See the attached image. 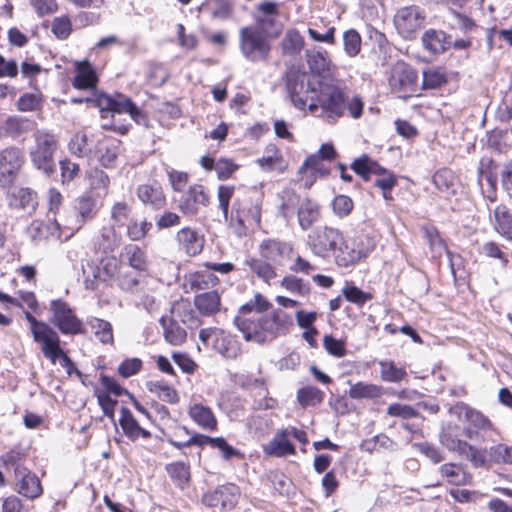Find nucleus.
<instances>
[{
    "mask_svg": "<svg viewBox=\"0 0 512 512\" xmlns=\"http://www.w3.org/2000/svg\"><path fill=\"white\" fill-rule=\"evenodd\" d=\"M272 303L257 292L242 304L233 318V324L248 342L263 345L289 332L293 325L291 316L281 308L272 309Z\"/></svg>",
    "mask_w": 512,
    "mask_h": 512,
    "instance_id": "nucleus-1",
    "label": "nucleus"
},
{
    "mask_svg": "<svg viewBox=\"0 0 512 512\" xmlns=\"http://www.w3.org/2000/svg\"><path fill=\"white\" fill-rule=\"evenodd\" d=\"M94 106L99 108L101 118H107L109 115L112 120L108 124H103L105 130H112L120 135H126L131 129V124H117L114 115L128 114L137 124L146 128L150 127V122L146 111L138 106L131 97L121 93L112 94L96 91L94 94Z\"/></svg>",
    "mask_w": 512,
    "mask_h": 512,
    "instance_id": "nucleus-2",
    "label": "nucleus"
},
{
    "mask_svg": "<svg viewBox=\"0 0 512 512\" xmlns=\"http://www.w3.org/2000/svg\"><path fill=\"white\" fill-rule=\"evenodd\" d=\"M307 91L312 94L307 106L312 113L321 109V116L336 122L346 111V93L332 79L308 80Z\"/></svg>",
    "mask_w": 512,
    "mask_h": 512,
    "instance_id": "nucleus-3",
    "label": "nucleus"
},
{
    "mask_svg": "<svg viewBox=\"0 0 512 512\" xmlns=\"http://www.w3.org/2000/svg\"><path fill=\"white\" fill-rule=\"evenodd\" d=\"M48 324L64 336H75L86 334V326L70 304L62 298L53 299L49 304Z\"/></svg>",
    "mask_w": 512,
    "mask_h": 512,
    "instance_id": "nucleus-4",
    "label": "nucleus"
},
{
    "mask_svg": "<svg viewBox=\"0 0 512 512\" xmlns=\"http://www.w3.org/2000/svg\"><path fill=\"white\" fill-rule=\"evenodd\" d=\"M239 48L243 57L250 62H264L268 59L271 44L264 28L245 26L240 29Z\"/></svg>",
    "mask_w": 512,
    "mask_h": 512,
    "instance_id": "nucleus-5",
    "label": "nucleus"
},
{
    "mask_svg": "<svg viewBox=\"0 0 512 512\" xmlns=\"http://www.w3.org/2000/svg\"><path fill=\"white\" fill-rule=\"evenodd\" d=\"M376 243L375 236L363 231L348 239L343 237L342 250L337 254V265L344 268L354 266L369 256Z\"/></svg>",
    "mask_w": 512,
    "mask_h": 512,
    "instance_id": "nucleus-6",
    "label": "nucleus"
},
{
    "mask_svg": "<svg viewBox=\"0 0 512 512\" xmlns=\"http://www.w3.org/2000/svg\"><path fill=\"white\" fill-rule=\"evenodd\" d=\"M36 147L30 152V157L36 169L46 176L56 172L54 153L57 148V140L53 134L37 131L35 134Z\"/></svg>",
    "mask_w": 512,
    "mask_h": 512,
    "instance_id": "nucleus-7",
    "label": "nucleus"
},
{
    "mask_svg": "<svg viewBox=\"0 0 512 512\" xmlns=\"http://www.w3.org/2000/svg\"><path fill=\"white\" fill-rule=\"evenodd\" d=\"M287 98L292 105L298 110H305L307 107V91L308 80L316 81L317 79L311 78L307 73L295 65L287 67L282 77Z\"/></svg>",
    "mask_w": 512,
    "mask_h": 512,
    "instance_id": "nucleus-8",
    "label": "nucleus"
},
{
    "mask_svg": "<svg viewBox=\"0 0 512 512\" xmlns=\"http://www.w3.org/2000/svg\"><path fill=\"white\" fill-rule=\"evenodd\" d=\"M426 14L417 5L404 6L397 10L394 25L398 34L405 40L416 38L417 32L424 26Z\"/></svg>",
    "mask_w": 512,
    "mask_h": 512,
    "instance_id": "nucleus-9",
    "label": "nucleus"
},
{
    "mask_svg": "<svg viewBox=\"0 0 512 512\" xmlns=\"http://www.w3.org/2000/svg\"><path fill=\"white\" fill-rule=\"evenodd\" d=\"M343 234L331 227H323L315 232L312 238L313 253L321 258L333 256L337 263V254L342 250Z\"/></svg>",
    "mask_w": 512,
    "mask_h": 512,
    "instance_id": "nucleus-10",
    "label": "nucleus"
},
{
    "mask_svg": "<svg viewBox=\"0 0 512 512\" xmlns=\"http://www.w3.org/2000/svg\"><path fill=\"white\" fill-rule=\"evenodd\" d=\"M25 162L23 151L10 146L0 151V187H11L17 178V175Z\"/></svg>",
    "mask_w": 512,
    "mask_h": 512,
    "instance_id": "nucleus-11",
    "label": "nucleus"
},
{
    "mask_svg": "<svg viewBox=\"0 0 512 512\" xmlns=\"http://www.w3.org/2000/svg\"><path fill=\"white\" fill-rule=\"evenodd\" d=\"M388 81L394 92L414 93L418 88V72L404 61H397L391 68Z\"/></svg>",
    "mask_w": 512,
    "mask_h": 512,
    "instance_id": "nucleus-12",
    "label": "nucleus"
},
{
    "mask_svg": "<svg viewBox=\"0 0 512 512\" xmlns=\"http://www.w3.org/2000/svg\"><path fill=\"white\" fill-rule=\"evenodd\" d=\"M239 497V487L233 483L218 485L213 491H208L202 496V503L208 507L220 505L224 510L233 509Z\"/></svg>",
    "mask_w": 512,
    "mask_h": 512,
    "instance_id": "nucleus-13",
    "label": "nucleus"
},
{
    "mask_svg": "<svg viewBox=\"0 0 512 512\" xmlns=\"http://www.w3.org/2000/svg\"><path fill=\"white\" fill-rule=\"evenodd\" d=\"M498 165L493 159H482L477 170V181L484 197L495 202L497 199Z\"/></svg>",
    "mask_w": 512,
    "mask_h": 512,
    "instance_id": "nucleus-14",
    "label": "nucleus"
},
{
    "mask_svg": "<svg viewBox=\"0 0 512 512\" xmlns=\"http://www.w3.org/2000/svg\"><path fill=\"white\" fill-rule=\"evenodd\" d=\"M30 324L34 342L40 345L42 354H46L52 344H58V332L45 321L36 319L30 312H25Z\"/></svg>",
    "mask_w": 512,
    "mask_h": 512,
    "instance_id": "nucleus-15",
    "label": "nucleus"
},
{
    "mask_svg": "<svg viewBox=\"0 0 512 512\" xmlns=\"http://www.w3.org/2000/svg\"><path fill=\"white\" fill-rule=\"evenodd\" d=\"M92 278L87 276L84 280L85 288L88 290H96L99 282L108 283L111 281L117 270L118 260L114 256H106L101 258L98 265H91Z\"/></svg>",
    "mask_w": 512,
    "mask_h": 512,
    "instance_id": "nucleus-16",
    "label": "nucleus"
},
{
    "mask_svg": "<svg viewBox=\"0 0 512 512\" xmlns=\"http://www.w3.org/2000/svg\"><path fill=\"white\" fill-rule=\"evenodd\" d=\"M209 203V195L206 193L204 186L192 185L181 196L179 200V209L185 215H195L201 206H207Z\"/></svg>",
    "mask_w": 512,
    "mask_h": 512,
    "instance_id": "nucleus-17",
    "label": "nucleus"
},
{
    "mask_svg": "<svg viewBox=\"0 0 512 512\" xmlns=\"http://www.w3.org/2000/svg\"><path fill=\"white\" fill-rule=\"evenodd\" d=\"M15 478L17 479L18 493L28 499L39 497L42 492V485L37 475L28 468H16Z\"/></svg>",
    "mask_w": 512,
    "mask_h": 512,
    "instance_id": "nucleus-18",
    "label": "nucleus"
},
{
    "mask_svg": "<svg viewBox=\"0 0 512 512\" xmlns=\"http://www.w3.org/2000/svg\"><path fill=\"white\" fill-rule=\"evenodd\" d=\"M263 452L266 456L282 458L288 455H295V445L289 440V430L281 429L275 433L273 438L263 445Z\"/></svg>",
    "mask_w": 512,
    "mask_h": 512,
    "instance_id": "nucleus-19",
    "label": "nucleus"
},
{
    "mask_svg": "<svg viewBox=\"0 0 512 512\" xmlns=\"http://www.w3.org/2000/svg\"><path fill=\"white\" fill-rule=\"evenodd\" d=\"M422 46L430 55L444 53L451 46V36L442 30L428 29L421 37Z\"/></svg>",
    "mask_w": 512,
    "mask_h": 512,
    "instance_id": "nucleus-20",
    "label": "nucleus"
},
{
    "mask_svg": "<svg viewBox=\"0 0 512 512\" xmlns=\"http://www.w3.org/2000/svg\"><path fill=\"white\" fill-rule=\"evenodd\" d=\"M98 77L93 65L88 60L75 62V75L72 86L78 90H92L96 87Z\"/></svg>",
    "mask_w": 512,
    "mask_h": 512,
    "instance_id": "nucleus-21",
    "label": "nucleus"
},
{
    "mask_svg": "<svg viewBox=\"0 0 512 512\" xmlns=\"http://www.w3.org/2000/svg\"><path fill=\"white\" fill-rule=\"evenodd\" d=\"M259 252L263 259L269 263L278 264L292 252V247L286 242L275 239L263 240L259 246Z\"/></svg>",
    "mask_w": 512,
    "mask_h": 512,
    "instance_id": "nucleus-22",
    "label": "nucleus"
},
{
    "mask_svg": "<svg viewBox=\"0 0 512 512\" xmlns=\"http://www.w3.org/2000/svg\"><path fill=\"white\" fill-rule=\"evenodd\" d=\"M45 358L49 359L52 364H55L58 360L60 365L66 369V372L69 376L75 374L78 378L84 377V373H82L76 366L70 356L62 347V341L60 336L58 335V344H52L49 348V351L46 354H43Z\"/></svg>",
    "mask_w": 512,
    "mask_h": 512,
    "instance_id": "nucleus-23",
    "label": "nucleus"
},
{
    "mask_svg": "<svg viewBox=\"0 0 512 512\" xmlns=\"http://www.w3.org/2000/svg\"><path fill=\"white\" fill-rule=\"evenodd\" d=\"M177 240L189 256L200 254L204 247V236L196 229L184 227L177 233Z\"/></svg>",
    "mask_w": 512,
    "mask_h": 512,
    "instance_id": "nucleus-24",
    "label": "nucleus"
},
{
    "mask_svg": "<svg viewBox=\"0 0 512 512\" xmlns=\"http://www.w3.org/2000/svg\"><path fill=\"white\" fill-rule=\"evenodd\" d=\"M194 305L202 316H212L220 311L221 296L217 290L195 295Z\"/></svg>",
    "mask_w": 512,
    "mask_h": 512,
    "instance_id": "nucleus-25",
    "label": "nucleus"
},
{
    "mask_svg": "<svg viewBox=\"0 0 512 512\" xmlns=\"http://www.w3.org/2000/svg\"><path fill=\"white\" fill-rule=\"evenodd\" d=\"M165 471L173 484L180 490H185L191 483V471L189 463L175 461L165 465Z\"/></svg>",
    "mask_w": 512,
    "mask_h": 512,
    "instance_id": "nucleus-26",
    "label": "nucleus"
},
{
    "mask_svg": "<svg viewBox=\"0 0 512 512\" xmlns=\"http://www.w3.org/2000/svg\"><path fill=\"white\" fill-rule=\"evenodd\" d=\"M159 324L163 329L164 338L169 344L179 346L186 341L187 332L175 318L167 319L166 316H162L159 319Z\"/></svg>",
    "mask_w": 512,
    "mask_h": 512,
    "instance_id": "nucleus-27",
    "label": "nucleus"
},
{
    "mask_svg": "<svg viewBox=\"0 0 512 512\" xmlns=\"http://www.w3.org/2000/svg\"><path fill=\"white\" fill-rule=\"evenodd\" d=\"M188 414L202 429L214 431L217 428V419L208 406L196 403L190 406Z\"/></svg>",
    "mask_w": 512,
    "mask_h": 512,
    "instance_id": "nucleus-28",
    "label": "nucleus"
},
{
    "mask_svg": "<svg viewBox=\"0 0 512 512\" xmlns=\"http://www.w3.org/2000/svg\"><path fill=\"white\" fill-rule=\"evenodd\" d=\"M319 206L311 199H304L297 208V217L299 226L303 231H306L317 222L319 218Z\"/></svg>",
    "mask_w": 512,
    "mask_h": 512,
    "instance_id": "nucleus-29",
    "label": "nucleus"
},
{
    "mask_svg": "<svg viewBox=\"0 0 512 512\" xmlns=\"http://www.w3.org/2000/svg\"><path fill=\"white\" fill-rule=\"evenodd\" d=\"M137 196L145 205H150L154 210L161 209L166 204L165 195L160 187L143 184L137 188Z\"/></svg>",
    "mask_w": 512,
    "mask_h": 512,
    "instance_id": "nucleus-30",
    "label": "nucleus"
},
{
    "mask_svg": "<svg viewBox=\"0 0 512 512\" xmlns=\"http://www.w3.org/2000/svg\"><path fill=\"white\" fill-rule=\"evenodd\" d=\"M385 393V389L374 383H367L359 381L355 384H351L348 394L350 398L360 400L368 399L373 400L381 397Z\"/></svg>",
    "mask_w": 512,
    "mask_h": 512,
    "instance_id": "nucleus-31",
    "label": "nucleus"
},
{
    "mask_svg": "<svg viewBox=\"0 0 512 512\" xmlns=\"http://www.w3.org/2000/svg\"><path fill=\"white\" fill-rule=\"evenodd\" d=\"M307 63L311 73V78L327 79L323 74L329 71L330 60L327 58L326 51L306 52Z\"/></svg>",
    "mask_w": 512,
    "mask_h": 512,
    "instance_id": "nucleus-32",
    "label": "nucleus"
},
{
    "mask_svg": "<svg viewBox=\"0 0 512 512\" xmlns=\"http://www.w3.org/2000/svg\"><path fill=\"white\" fill-rule=\"evenodd\" d=\"M100 383L103 386V390H100L98 387L94 388L95 397L102 396L106 394L109 397H121L127 396L130 399V395H133L129 390H127L124 386H122L114 377L109 376L107 374H100Z\"/></svg>",
    "mask_w": 512,
    "mask_h": 512,
    "instance_id": "nucleus-33",
    "label": "nucleus"
},
{
    "mask_svg": "<svg viewBox=\"0 0 512 512\" xmlns=\"http://www.w3.org/2000/svg\"><path fill=\"white\" fill-rule=\"evenodd\" d=\"M244 265L247 266L252 273H254L265 283L270 284V281L277 276L276 269L273 267V265L263 258L258 259L254 257H248L245 259Z\"/></svg>",
    "mask_w": 512,
    "mask_h": 512,
    "instance_id": "nucleus-34",
    "label": "nucleus"
},
{
    "mask_svg": "<svg viewBox=\"0 0 512 512\" xmlns=\"http://www.w3.org/2000/svg\"><path fill=\"white\" fill-rule=\"evenodd\" d=\"M432 182L437 190L446 196H453L456 194L455 177L453 172L448 168L437 170L432 176Z\"/></svg>",
    "mask_w": 512,
    "mask_h": 512,
    "instance_id": "nucleus-35",
    "label": "nucleus"
},
{
    "mask_svg": "<svg viewBox=\"0 0 512 512\" xmlns=\"http://www.w3.org/2000/svg\"><path fill=\"white\" fill-rule=\"evenodd\" d=\"M325 394L316 386L307 385L297 391V401L301 407H314L323 402Z\"/></svg>",
    "mask_w": 512,
    "mask_h": 512,
    "instance_id": "nucleus-36",
    "label": "nucleus"
},
{
    "mask_svg": "<svg viewBox=\"0 0 512 512\" xmlns=\"http://www.w3.org/2000/svg\"><path fill=\"white\" fill-rule=\"evenodd\" d=\"M342 296L346 301L355 304L358 307H363L368 301L373 299V294L363 291L356 286L352 281H346L342 288Z\"/></svg>",
    "mask_w": 512,
    "mask_h": 512,
    "instance_id": "nucleus-37",
    "label": "nucleus"
},
{
    "mask_svg": "<svg viewBox=\"0 0 512 512\" xmlns=\"http://www.w3.org/2000/svg\"><path fill=\"white\" fill-rule=\"evenodd\" d=\"M380 377L384 382L399 383L407 377L404 367H398L392 360L379 361Z\"/></svg>",
    "mask_w": 512,
    "mask_h": 512,
    "instance_id": "nucleus-38",
    "label": "nucleus"
},
{
    "mask_svg": "<svg viewBox=\"0 0 512 512\" xmlns=\"http://www.w3.org/2000/svg\"><path fill=\"white\" fill-rule=\"evenodd\" d=\"M87 323L94 330L95 336L102 344H113V327L109 321L92 317Z\"/></svg>",
    "mask_w": 512,
    "mask_h": 512,
    "instance_id": "nucleus-39",
    "label": "nucleus"
},
{
    "mask_svg": "<svg viewBox=\"0 0 512 512\" xmlns=\"http://www.w3.org/2000/svg\"><path fill=\"white\" fill-rule=\"evenodd\" d=\"M497 230L508 240H512V213L506 206H497L494 211Z\"/></svg>",
    "mask_w": 512,
    "mask_h": 512,
    "instance_id": "nucleus-40",
    "label": "nucleus"
},
{
    "mask_svg": "<svg viewBox=\"0 0 512 512\" xmlns=\"http://www.w3.org/2000/svg\"><path fill=\"white\" fill-rule=\"evenodd\" d=\"M280 285L288 292L298 296L305 297L310 294L309 283L292 274L284 276L280 281Z\"/></svg>",
    "mask_w": 512,
    "mask_h": 512,
    "instance_id": "nucleus-41",
    "label": "nucleus"
},
{
    "mask_svg": "<svg viewBox=\"0 0 512 512\" xmlns=\"http://www.w3.org/2000/svg\"><path fill=\"white\" fill-rule=\"evenodd\" d=\"M128 264L131 268L145 272L148 268L146 253L137 245H128L125 247Z\"/></svg>",
    "mask_w": 512,
    "mask_h": 512,
    "instance_id": "nucleus-42",
    "label": "nucleus"
},
{
    "mask_svg": "<svg viewBox=\"0 0 512 512\" xmlns=\"http://www.w3.org/2000/svg\"><path fill=\"white\" fill-rule=\"evenodd\" d=\"M233 382L244 390H261L263 393L268 394V388L263 378H256L251 374H235L233 376Z\"/></svg>",
    "mask_w": 512,
    "mask_h": 512,
    "instance_id": "nucleus-43",
    "label": "nucleus"
},
{
    "mask_svg": "<svg viewBox=\"0 0 512 512\" xmlns=\"http://www.w3.org/2000/svg\"><path fill=\"white\" fill-rule=\"evenodd\" d=\"M69 151L78 157L92 153L89 137L84 132H77L68 143Z\"/></svg>",
    "mask_w": 512,
    "mask_h": 512,
    "instance_id": "nucleus-44",
    "label": "nucleus"
},
{
    "mask_svg": "<svg viewBox=\"0 0 512 512\" xmlns=\"http://www.w3.org/2000/svg\"><path fill=\"white\" fill-rule=\"evenodd\" d=\"M448 82L445 73L439 70L428 69L423 71L422 75V90L438 89Z\"/></svg>",
    "mask_w": 512,
    "mask_h": 512,
    "instance_id": "nucleus-45",
    "label": "nucleus"
},
{
    "mask_svg": "<svg viewBox=\"0 0 512 512\" xmlns=\"http://www.w3.org/2000/svg\"><path fill=\"white\" fill-rule=\"evenodd\" d=\"M362 38L356 29H349L343 33V47L349 57L357 56L361 51Z\"/></svg>",
    "mask_w": 512,
    "mask_h": 512,
    "instance_id": "nucleus-46",
    "label": "nucleus"
},
{
    "mask_svg": "<svg viewBox=\"0 0 512 512\" xmlns=\"http://www.w3.org/2000/svg\"><path fill=\"white\" fill-rule=\"evenodd\" d=\"M76 210L82 220L91 219L96 214V200L90 193H84L76 199Z\"/></svg>",
    "mask_w": 512,
    "mask_h": 512,
    "instance_id": "nucleus-47",
    "label": "nucleus"
},
{
    "mask_svg": "<svg viewBox=\"0 0 512 512\" xmlns=\"http://www.w3.org/2000/svg\"><path fill=\"white\" fill-rule=\"evenodd\" d=\"M283 52L289 55L298 54L304 45V39L296 30L288 31L282 40Z\"/></svg>",
    "mask_w": 512,
    "mask_h": 512,
    "instance_id": "nucleus-48",
    "label": "nucleus"
},
{
    "mask_svg": "<svg viewBox=\"0 0 512 512\" xmlns=\"http://www.w3.org/2000/svg\"><path fill=\"white\" fill-rule=\"evenodd\" d=\"M25 457L26 453L24 452V450L19 446H15L5 454L0 456V462L5 468L13 467L14 470L18 467L26 468L22 464V462L25 460Z\"/></svg>",
    "mask_w": 512,
    "mask_h": 512,
    "instance_id": "nucleus-49",
    "label": "nucleus"
},
{
    "mask_svg": "<svg viewBox=\"0 0 512 512\" xmlns=\"http://www.w3.org/2000/svg\"><path fill=\"white\" fill-rule=\"evenodd\" d=\"M488 456L490 462L512 464V447L505 444L491 446L488 450Z\"/></svg>",
    "mask_w": 512,
    "mask_h": 512,
    "instance_id": "nucleus-50",
    "label": "nucleus"
},
{
    "mask_svg": "<svg viewBox=\"0 0 512 512\" xmlns=\"http://www.w3.org/2000/svg\"><path fill=\"white\" fill-rule=\"evenodd\" d=\"M119 425L121 426L124 435L129 438L134 436V431L139 426L138 420L134 417L131 410L122 406L120 409Z\"/></svg>",
    "mask_w": 512,
    "mask_h": 512,
    "instance_id": "nucleus-51",
    "label": "nucleus"
},
{
    "mask_svg": "<svg viewBox=\"0 0 512 512\" xmlns=\"http://www.w3.org/2000/svg\"><path fill=\"white\" fill-rule=\"evenodd\" d=\"M151 229V222L143 220L138 223L136 220L131 219L127 225V236L132 241H140L145 238Z\"/></svg>",
    "mask_w": 512,
    "mask_h": 512,
    "instance_id": "nucleus-52",
    "label": "nucleus"
},
{
    "mask_svg": "<svg viewBox=\"0 0 512 512\" xmlns=\"http://www.w3.org/2000/svg\"><path fill=\"white\" fill-rule=\"evenodd\" d=\"M323 346L328 354L334 357H344L347 354L346 341L337 339L331 334H326L323 338Z\"/></svg>",
    "mask_w": 512,
    "mask_h": 512,
    "instance_id": "nucleus-53",
    "label": "nucleus"
},
{
    "mask_svg": "<svg viewBox=\"0 0 512 512\" xmlns=\"http://www.w3.org/2000/svg\"><path fill=\"white\" fill-rule=\"evenodd\" d=\"M462 466L455 463H445L440 467L442 476L447 477L450 484L459 486L465 484V473L460 474Z\"/></svg>",
    "mask_w": 512,
    "mask_h": 512,
    "instance_id": "nucleus-54",
    "label": "nucleus"
},
{
    "mask_svg": "<svg viewBox=\"0 0 512 512\" xmlns=\"http://www.w3.org/2000/svg\"><path fill=\"white\" fill-rule=\"evenodd\" d=\"M213 448L217 449L220 452L222 458L226 461H229L233 458H244V454L239 449L230 445L222 436L216 437Z\"/></svg>",
    "mask_w": 512,
    "mask_h": 512,
    "instance_id": "nucleus-55",
    "label": "nucleus"
},
{
    "mask_svg": "<svg viewBox=\"0 0 512 512\" xmlns=\"http://www.w3.org/2000/svg\"><path fill=\"white\" fill-rule=\"evenodd\" d=\"M331 205L334 214L340 218L348 216L354 207L353 200L344 194L335 196Z\"/></svg>",
    "mask_w": 512,
    "mask_h": 512,
    "instance_id": "nucleus-56",
    "label": "nucleus"
},
{
    "mask_svg": "<svg viewBox=\"0 0 512 512\" xmlns=\"http://www.w3.org/2000/svg\"><path fill=\"white\" fill-rule=\"evenodd\" d=\"M350 168L362 178L363 181L368 182L371 179V165L370 157L367 154H362L360 157L355 158L350 164Z\"/></svg>",
    "mask_w": 512,
    "mask_h": 512,
    "instance_id": "nucleus-57",
    "label": "nucleus"
},
{
    "mask_svg": "<svg viewBox=\"0 0 512 512\" xmlns=\"http://www.w3.org/2000/svg\"><path fill=\"white\" fill-rule=\"evenodd\" d=\"M52 33L59 40L67 39L72 32V23L68 16L56 17L52 22Z\"/></svg>",
    "mask_w": 512,
    "mask_h": 512,
    "instance_id": "nucleus-58",
    "label": "nucleus"
},
{
    "mask_svg": "<svg viewBox=\"0 0 512 512\" xmlns=\"http://www.w3.org/2000/svg\"><path fill=\"white\" fill-rule=\"evenodd\" d=\"M143 362L140 358H126L118 366L117 372L123 378L136 375L142 369Z\"/></svg>",
    "mask_w": 512,
    "mask_h": 512,
    "instance_id": "nucleus-59",
    "label": "nucleus"
},
{
    "mask_svg": "<svg viewBox=\"0 0 512 512\" xmlns=\"http://www.w3.org/2000/svg\"><path fill=\"white\" fill-rule=\"evenodd\" d=\"M458 429V425L450 422L442 425L441 431L439 433V439L441 444L448 450L453 449L455 447V441L459 439L457 433Z\"/></svg>",
    "mask_w": 512,
    "mask_h": 512,
    "instance_id": "nucleus-60",
    "label": "nucleus"
},
{
    "mask_svg": "<svg viewBox=\"0 0 512 512\" xmlns=\"http://www.w3.org/2000/svg\"><path fill=\"white\" fill-rule=\"evenodd\" d=\"M387 414L392 417H400L402 419H411L419 416V412L411 405L392 403L387 408Z\"/></svg>",
    "mask_w": 512,
    "mask_h": 512,
    "instance_id": "nucleus-61",
    "label": "nucleus"
},
{
    "mask_svg": "<svg viewBox=\"0 0 512 512\" xmlns=\"http://www.w3.org/2000/svg\"><path fill=\"white\" fill-rule=\"evenodd\" d=\"M239 169V165L236 164L232 159L226 157H220L218 164H216L217 178L221 181H225L232 177V175Z\"/></svg>",
    "mask_w": 512,
    "mask_h": 512,
    "instance_id": "nucleus-62",
    "label": "nucleus"
},
{
    "mask_svg": "<svg viewBox=\"0 0 512 512\" xmlns=\"http://www.w3.org/2000/svg\"><path fill=\"white\" fill-rule=\"evenodd\" d=\"M42 105V99L35 93H24L17 100V108L22 112H30L39 109Z\"/></svg>",
    "mask_w": 512,
    "mask_h": 512,
    "instance_id": "nucleus-63",
    "label": "nucleus"
},
{
    "mask_svg": "<svg viewBox=\"0 0 512 512\" xmlns=\"http://www.w3.org/2000/svg\"><path fill=\"white\" fill-rule=\"evenodd\" d=\"M465 419L478 429L486 430L492 426L491 421L484 414L470 406L467 409Z\"/></svg>",
    "mask_w": 512,
    "mask_h": 512,
    "instance_id": "nucleus-64",
    "label": "nucleus"
}]
</instances>
